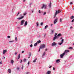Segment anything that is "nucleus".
<instances>
[{"mask_svg":"<svg viewBox=\"0 0 74 74\" xmlns=\"http://www.w3.org/2000/svg\"><path fill=\"white\" fill-rule=\"evenodd\" d=\"M56 12L55 13V14L54 16V17H55L56 16V15H57V14H59V13H60V12L61 11H60V10H56Z\"/></svg>","mask_w":74,"mask_h":74,"instance_id":"f03ea898","label":"nucleus"},{"mask_svg":"<svg viewBox=\"0 0 74 74\" xmlns=\"http://www.w3.org/2000/svg\"><path fill=\"white\" fill-rule=\"evenodd\" d=\"M60 60L58 59L56 60V62H60Z\"/></svg>","mask_w":74,"mask_h":74,"instance_id":"5701e85b","label":"nucleus"},{"mask_svg":"<svg viewBox=\"0 0 74 74\" xmlns=\"http://www.w3.org/2000/svg\"><path fill=\"white\" fill-rule=\"evenodd\" d=\"M31 4H32V3H30V4H29L30 5H31Z\"/></svg>","mask_w":74,"mask_h":74,"instance_id":"e2e57ef3","label":"nucleus"},{"mask_svg":"<svg viewBox=\"0 0 74 74\" xmlns=\"http://www.w3.org/2000/svg\"><path fill=\"white\" fill-rule=\"evenodd\" d=\"M22 53H24V51H23L22 52Z\"/></svg>","mask_w":74,"mask_h":74,"instance_id":"bf43d9fd","label":"nucleus"},{"mask_svg":"<svg viewBox=\"0 0 74 74\" xmlns=\"http://www.w3.org/2000/svg\"><path fill=\"white\" fill-rule=\"evenodd\" d=\"M15 40L16 41H17V37H16L15 38Z\"/></svg>","mask_w":74,"mask_h":74,"instance_id":"b1692460","label":"nucleus"},{"mask_svg":"<svg viewBox=\"0 0 74 74\" xmlns=\"http://www.w3.org/2000/svg\"><path fill=\"white\" fill-rule=\"evenodd\" d=\"M74 18V16H72L71 17V19H73Z\"/></svg>","mask_w":74,"mask_h":74,"instance_id":"393cba45","label":"nucleus"},{"mask_svg":"<svg viewBox=\"0 0 74 74\" xmlns=\"http://www.w3.org/2000/svg\"><path fill=\"white\" fill-rule=\"evenodd\" d=\"M23 66L22 67V69H23Z\"/></svg>","mask_w":74,"mask_h":74,"instance_id":"0e129e2a","label":"nucleus"},{"mask_svg":"<svg viewBox=\"0 0 74 74\" xmlns=\"http://www.w3.org/2000/svg\"><path fill=\"white\" fill-rule=\"evenodd\" d=\"M28 65H29V64H30V62L29 61L28 62Z\"/></svg>","mask_w":74,"mask_h":74,"instance_id":"4c0bfd02","label":"nucleus"},{"mask_svg":"<svg viewBox=\"0 0 74 74\" xmlns=\"http://www.w3.org/2000/svg\"><path fill=\"white\" fill-rule=\"evenodd\" d=\"M62 19L61 18H60V22H62Z\"/></svg>","mask_w":74,"mask_h":74,"instance_id":"a878e982","label":"nucleus"},{"mask_svg":"<svg viewBox=\"0 0 74 74\" xmlns=\"http://www.w3.org/2000/svg\"><path fill=\"white\" fill-rule=\"evenodd\" d=\"M45 47V45H42L40 46V49H43V48H44Z\"/></svg>","mask_w":74,"mask_h":74,"instance_id":"7ed1b4c3","label":"nucleus"},{"mask_svg":"<svg viewBox=\"0 0 74 74\" xmlns=\"http://www.w3.org/2000/svg\"><path fill=\"white\" fill-rule=\"evenodd\" d=\"M48 27V25H46L45 27V29H47V28Z\"/></svg>","mask_w":74,"mask_h":74,"instance_id":"aec40b11","label":"nucleus"},{"mask_svg":"<svg viewBox=\"0 0 74 74\" xmlns=\"http://www.w3.org/2000/svg\"><path fill=\"white\" fill-rule=\"evenodd\" d=\"M30 47H33V45H32V44H31V45H30Z\"/></svg>","mask_w":74,"mask_h":74,"instance_id":"a19ab883","label":"nucleus"},{"mask_svg":"<svg viewBox=\"0 0 74 74\" xmlns=\"http://www.w3.org/2000/svg\"><path fill=\"white\" fill-rule=\"evenodd\" d=\"M70 52V51L69 50H65L64 53L60 55V56L61 57V58H63V56H64V55H65V53H67V52Z\"/></svg>","mask_w":74,"mask_h":74,"instance_id":"f257e3e1","label":"nucleus"},{"mask_svg":"<svg viewBox=\"0 0 74 74\" xmlns=\"http://www.w3.org/2000/svg\"><path fill=\"white\" fill-rule=\"evenodd\" d=\"M35 60H37V58H36Z\"/></svg>","mask_w":74,"mask_h":74,"instance_id":"13d9d810","label":"nucleus"},{"mask_svg":"<svg viewBox=\"0 0 74 74\" xmlns=\"http://www.w3.org/2000/svg\"><path fill=\"white\" fill-rule=\"evenodd\" d=\"M69 49H73V48H72V47H70L69 48Z\"/></svg>","mask_w":74,"mask_h":74,"instance_id":"72a5a7b5","label":"nucleus"},{"mask_svg":"<svg viewBox=\"0 0 74 74\" xmlns=\"http://www.w3.org/2000/svg\"><path fill=\"white\" fill-rule=\"evenodd\" d=\"M19 12H18V14H17L16 16H18V15H19Z\"/></svg>","mask_w":74,"mask_h":74,"instance_id":"37998d69","label":"nucleus"},{"mask_svg":"<svg viewBox=\"0 0 74 74\" xmlns=\"http://www.w3.org/2000/svg\"><path fill=\"white\" fill-rule=\"evenodd\" d=\"M47 8V5H45L44 4H43V6H42L41 8L42 9V8Z\"/></svg>","mask_w":74,"mask_h":74,"instance_id":"6e6552de","label":"nucleus"},{"mask_svg":"<svg viewBox=\"0 0 74 74\" xmlns=\"http://www.w3.org/2000/svg\"><path fill=\"white\" fill-rule=\"evenodd\" d=\"M25 0H23V2H25Z\"/></svg>","mask_w":74,"mask_h":74,"instance_id":"052dcab7","label":"nucleus"},{"mask_svg":"<svg viewBox=\"0 0 74 74\" xmlns=\"http://www.w3.org/2000/svg\"><path fill=\"white\" fill-rule=\"evenodd\" d=\"M40 49H39V51H38V52H40Z\"/></svg>","mask_w":74,"mask_h":74,"instance_id":"6e6d98bb","label":"nucleus"},{"mask_svg":"<svg viewBox=\"0 0 74 74\" xmlns=\"http://www.w3.org/2000/svg\"><path fill=\"white\" fill-rule=\"evenodd\" d=\"M38 12L39 13H41V11L40 10H39V11H38Z\"/></svg>","mask_w":74,"mask_h":74,"instance_id":"ea45409f","label":"nucleus"},{"mask_svg":"<svg viewBox=\"0 0 74 74\" xmlns=\"http://www.w3.org/2000/svg\"><path fill=\"white\" fill-rule=\"evenodd\" d=\"M47 50H48V49H45L46 51H47Z\"/></svg>","mask_w":74,"mask_h":74,"instance_id":"4d7b16f0","label":"nucleus"},{"mask_svg":"<svg viewBox=\"0 0 74 74\" xmlns=\"http://www.w3.org/2000/svg\"><path fill=\"white\" fill-rule=\"evenodd\" d=\"M25 21L24 20H23L21 21V25H23V24H24V23L25 22Z\"/></svg>","mask_w":74,"mask_h":74,"instance_id":"20e7f679","label":"nucleus"},{"mask_svg":"<svg viewBox=\"0 0 74 74\" xmlns=\"http://www.w3.org/2000/svg\"><path fill=\"white\" fill-rule=\"evenodd\" d=\"M52 66H50L49 67V68H51V67H52Z\"/></svg>","mask_w":74,"mask_h":74,"instance_id":"603ef678","label":"nucleus"},{"mask_svg":"<svg viewBox=\"0 0 74 74\" xmlns=\"http://www.w3.org/2000/svg\"><path fill=\"white\" fill-rule=\"evenodd\" d=\"M14 42V41H11L9 42Z\"/></svg>","mask_w":74,"mask_h":74,"instance_id":"e433bc0d","label":"nucleus"},{"mask_svg":"<svg viewBox=\"0 0 74 74\" xmlns=\"http://www.w3.org/2000/svg\"><path fill=\"white\" fill-rule=\"evenodd\" d=\"M73 28V27H70V29H72Z\"/></svg>","mask_w":74,"mask_h":74,"instance_id":"864d4df0","label":"nucleus"},{"mask_svg":"<svg viewBox=\"0 0 74 74\" xmlns=\"http://www.w3.org/2000/svg\"><path fill=\"white\" fill-rule=\"evenodd\" d=\"M64 41V39H62L61 40V41H62L61 42H62V43H63V42Z\"/></svg>","mask_w":74,"mask_h":74,"instance_id":"cd10ccee","label":"nucleus"},{"mask_svg":"<svg viewBox=\"0 0 74 74\" xmlns=\"http://www.w3.org/2000/svg\"><path fill=\"white\" fill-rule=\"evenodd\" d=\"M29 56H31V53H30L29 55Z\"/></svg>","mask_w":74,"mask_h":74,"instance_id":"3c124183","label":"nucleus"},{"mask_svg":"<svg viewBox=\"0 0 74 74\" xmlns=\"http://www.w3.org/2000/svg\"><path fill=\"white\" fill-rule=\"evenodd\" d=\"M36 42L38 44H39L40 43H41V40H39L38 41H37Z\"/></svg>","mask_w":74,"mask_h":74,"instance_id":"f3484780","label":"nucleus"},{"mask_svg":"<svg viewBox=\"0 0 74 74\" xmlns=\"http://www.w3.org/2000/svg\"><path fill=\"white\" fill-rule=\"evenodd\" d=\"M29 58H30V56L28 57V58L29 59Z\"/></svg>","mask_w":74,"mask_h":74,"instance_id":"338daca9","label":"nucleus"},{"mask_svg":"<svg viewBox=\"0 0 74 74\" xmlns=\"http://www.w3.org/2000/svg\"><path fill=\"white\" fill-rule=\"evenodd\" d=\"M23 61L24 62H25L26 61V59H24Z\"/></svg>","mask_w":74,"mask_h":74,"instance_id":"f704fd0d","label":"nucleus"},{"mask_svg":"<svg viewBox=\"0 0 74 74\" xmlns=\"http://www.w3.org/2000/svg\"><path fill=\"white\" fill-rule=\"evenodd\" d=\"M45 36H46V34H45L44 35V37H45Z\"/></svg>","mask_w":74,"mask_h":74,"instance_id":"680f3d73","label":"nucleus"},{"mask_svg":"<svg viewBox=\"0 0 74 74\" xmlns=\"http://www.w3.org/2000/svg\"><path fill=\"white\" fill-rule=\"evenodd\" d=\"M56 43L55 42H53V43H52V46H55V45H56Z\"/></svg>","mask_w":74,"mask_h":74,"instance_id":"9d476101","label":"nucleus"},{"mask_svg":"<svg viewBox=\"0 0 74 74\" xmlns=\"http://www.w3.org/2000/svg\"><path fill=\"white\" fill-rule=\"evenodd\" d=\"M70 4H73V2H71L70 3Z\"/></svg>","mask_w":74,"mask_h":74,"instance_id":"09e8293b","label":"nucleus"},{"mask_svg":"<svg viewBox=\"0 0 74 74\" xmlns=\"http://www.w3.org/2000/svg\"><path fill=\"white\" fill-rule=\"evenodd\" d=\"M45 52H44L43 54L42 55V57L43 58H44L43 57V56H45Z\"/></svg>","mask_w":74,"mask_h":74,"instance_id":"a211bd4d","label":"nucleus"},{"mask_svg":"<svg viewBox=\"0 0 74 74\" xmlns=\"http://www.w3.org/2000/svg\"><path fill=\"white\" fill-rule=\"evenodd\" d=\"M20 57H21V54H19V55H18V57L17 59H19V58H20Z\"/></svg>","mask_w":74,"mask_h":74,"instance_id":"2eb2a0df","label":"nucleus"},{"mask_svg":"<svg viewBox=\"0 0 74 74\" xmlns=\"http://www.w3.org/2000/svg\"><path fill=\"white\" fill-rule=\"evenodd\" d=\"M3 58H4V59H5V57L4 56L3 57Z\"/></svg>","mask_w":74,"mask_h":74,"instance_id":"69168bd1","label":"nucleus"},{"mask_svg":"<svg viewBox=\"0 0 74 74\" xmlns=\"http://www.w3.org/2000/svg\"><path fill=\"white\" fill-rule=\"evenodd\" d=\"M24 16H21L20 17L18 18H17V19H18V20H20V19H23V18H24Z\"/></svg>","mask_w":74,"mask_h":74,"instance_id":"423d86ee","label":"nucleus"},{"mask_svg":"<svg viewBox=\"0 0 74 74\" xmlns=\"http://www.w3.org/2000/svg\"><path fill=\"white\" fill-rule=\"evenodd\" d=\"M11 63L12 64H14V60H12L11 61Z\"/></svg>","mask_w":74,"mask_h":74,"instance_id":"4468645a","label":"nucleus"},{"mask_svg":"<svg viewBox=\"0 0 74 74\" xmlns=\"http://www.w3.org/2000/svg\"><path fill=\"white\" fill-rule=\"evenodd\" d=\"M18 53H15V55H16Z\"/></svg>","mask_w":74,"mask_h":74,"instance_id":"8fccbe9b","label":"nucleus"},{"mask_svg":"<svg viewBox=\"0 0 74 74\" xmlns=\"http://www.w3.org/2000/svg\"><path fill=\"white\" fill-rule=\"evenodd\" d=\"M27 24V21H26L25 23V25L24 26H26Z\"/></svg>","mask_w":74,"mask_h":74,"instance_id":"dca6fc26","label":"nucleus"},{"mask_svg":"<svg viewBox=\"0 0 74 74\" xmlns=\"http://www.w3.org/2000/svg\"><path fill=\"white\" fill-rule=\"evenodd\" d=\"M26 14H27V12H26L25 11L24 13H23L24 16H25Z\"/></svg>","mask_w":74,"mask_h":74,"instance_id":"ddd939ff","label":"nucleus"},{"mask_svg":"<svg viewBox=\"0 0 74 74\" xmlns=\"http://www.w3.org/2000/svg\"><path fill=\"white\" fill-rule=\"evenodd\" d=\"M46 14V12H45L44 13L43 15H45Z\"/></svg>","mask_w":74,"mask_h":74,"instance_id":"7c9ffc66","label":"nucleus"},{"mask_svg":"<svg viewBox=\"0 0 74 74\" xmlns=\"http://www.w3.org/2000/svg\"><path fill=\"white\" fill-rule=\"evenodd\" d=\"M49 6L50 8L51 7V2H50V3L49 5Z\"/></svg>","mask_w":74,"mask_h":74,"instance_id":"412c9836","label":"nucleus"},{"mask_svg":"<svg viewBox=\"0 0 74 74\" xmlns=\"http://www.w3.org/2000/svg\"><path fill=\"white\" fill-rule=\"evenodd\" d=\"M8 73H9L10 74V73H11V69H9L8 70Z\"/></svg>","mask_w":74,"mask_h":74,"instance_id":"f8f14e48","label":"nucleus"},{"mask_svg":"<svg viewBox=\"0 0 74 74\" xmlns=\"http://www.w3.org/2000/svg\"><path fill=\"white\" fill-rule=\"evenodd\" d=\"M22 62V60H21V61L20 62V63H21Z\"/></svg>","mask_w":74,"mask_h":74,"instance_id":"c03bdc74","label":"nucleus"},{"mask_svg":"<svg viewBox=\"0 0 74 74\" xmlns=\"http://www.w3.org/2000/svg\"><path fill=\"white\" fill-rule=\"evenodd\" d=\"M29 72H27L26 73V74H29Z\"/></svg>","mask_w":74,"mask_h":74,"instance_id":"49530a36","label":"nucleus"},{"mask_svg":"<svg viewBox=\"0 0 74 74\" xmlns=\"http://www.w3.org/2000/svg\"><path fill=\"white\" fill-rule=\"evenodd\" d=\"M58 38H59V37L57 36H54L53 37V41H54V40H55L56 39H58Z\"/></svg>","mask_w":74,"mask_h":74,"instance_id":"39448f33","label":"nucleus"},{"mask_svg":"<svg viewBox=\"0 0 74 74\" xmlns=\"http://www.w3.org/2000/svg\"><path fill=\"white\" fill-rule=\"evenodd\" d=\"M7 52V50H4L3 51V55H4L5 54V53H6Z\"/></svg>","mask_w":74,"mask_h":74,"instance_id":"1a4fd4ad","label":"nucleus"},{"mask_svg":"<svg viewBox=\"0 0 74 74\" xmlns=\"http://www.w3.org/2000/svg\"><path fill=\"white\" fill-rule=\"evenodd\" d=\"M51 72L50 71H48L46 73V74H51Z\"/></svg>","mask_w":74,"mask_h":74,"instance_id":"9b49d317","label":"nucleus"},{"mask_svg":"<svg viewBox=\"0 0 74 74\" xmlns=\"http://www.w3.org/2000/svg\"><path fill=\"white\" fill-rule=\"evenodd\" d=\"M63 43L62 42H61L59 44V45H62V44Z\"/></svg>","mask_w":74,"mask_h":74,"instance_id":"2f4dec72","label":"nucleus"},{"mask_svg":"<svg viewBox=\"0 0 74 74\" xmlns=\"http://www.w3.org/2000/svg\"><path fill=\"white\" fill-rule=\"evenodd\" d=\"M58 18H57L56 19L54 20V24H55L56 23V22H57L58 21Z\"/></svg>","mask_w":74,"mask_h":74,"instance_id":"0eeeda50","label":"nucleus"},{"mask_svg":"<svg viewBox=\"0 0 74 74\" xmlns=\"http://www.w3.org/2000/svg\"><path fill=\"white\" fill-rule=\"evenodd\" d=\"M53 32H54V31L53 30H51V33L52 34H53Z\"/></svg>","mask_w":74,"mask_h":74,"instance_id":"c756f323","label":"nucleus"},{"mask_svg":"<svg viewBox=\"0 0 74 74\" xmlns=\"http://www.w3.org/2000/svg\"><path fill=\"white\" fill-rule=\"evenodd\" d=\"M42 25H43V23H41L40 24V25H41V26H42Z\"/></svg>","mask_w":74,"mask_h":74,"instance_id":"58836bf2","label":"nucleus"},{"mask_svg":"<svg viewBox=\"0 0 74 74\" xmlns=\"http://www.w3.org/2000/svg\"><path fill=\"white\" fill-rule=\"evenodd\" d=\"M2 64V62H0V64Z\"/></svg>","mask_w":74,"mask_h":74,"instance_id":"5fc2aeb1","label":"nucleus"},{"mask_svg":"<svg viewBox=\"0 0 74 74\" xmlns=\"http://www.w3.org/2000/svg\"><path fill=\"white\" fill-rule=\"evenodd\" d=\"M8 38H10V36H8Z\"/></svg>","mask_w":74,"mask_h":74,"instance_id":"c9c22d12","label":"nucleus"},{"mask_svg":"<svg viewBox=\"0 0 74 74\" xmlns=\"http://www.w3.org/2000/svg\"><path fill=\"white\" fill-rule=\"evenodd\" d=\"M37 44H38V43L36 42V43H35L34 44V46L35 47L37 46Z\"/></svg>","mask_w":74,"mask_h":74,"instance_id":"4be33fe9","label":"nucleus"},{"mask_svg":"<svg viewBox=\"0 0 74 74\" xmlns=\"http://www.w3.org/2000/svg\"><path fill=\"white\" fill-rule=\"evenodd\" d=\"M51 26H52V24H51Z\"/></svg>","mask_w":74,"mask_h":74,"instance_id":"774afa93","label":"nucleus"},{"mask_svg":"<svg viewBox=\"0 0 74 74\" xmlns=\"http://www.w3.org/2000/svg\"><path fill=\"white\" fill-rule=\"evenodd\" d=\"M62 38H63V37H61V38H60V40H62Z\"/></svg>","mask_w":74,"mask_h":74,"instance_id":"de8ad7c7","label":"nucleus"},{"mask_svg":"<svg viewBox=\"0 0 74 74\" xmlns=\"http://www.w3.org/2000/svg\"><path fill=\"white\" fill-rule=\"evenodd\" d=\"M37 26H38V22L36 23Z\"/></svg>","mask_w":74,"mask_h":74,"instance_id":"bb28decb","label":"nucleus"},{"mask_svg":"<svg viewBox=\"0 0 74 74\" xmlns=\"http://www.w3.org/2000/svg\"><path fill=\"white\" fill-rule=\"evenodd\" d=\"M53 70H55V68L54 67H53Z\"/></svg>","mask_w":74,"mask_h":74,"instance_id":"79ce46f5","label":"nucleus"},{"mask_svg":"<svg viewBox=\"0 0 74 74\" xmlns=\"http://www.w3.org/2000/svg\"><path fill=\"white\" fill-rule=\"evenodd\" d=\"M19 68L17 67V70H19Z\"/></svg>","mask_w":74,"mask_h":74,"instance_id":"a18cd8bd","label":"nucleus"},{"mask_svg":"<svg viewBox=\"0 0 74 74\" xmlns=\"http://www.w3.org/2000/svg\"><path fill=\"white\" fill-rule=\"evenodd\" d=\"M36 62V60H34V61H33V62L34 63H35V62Z\"/></svg>","mask_w":74,"mask_h":74,"instance_id":"473e14b6","label":"nucleus"},{"mask_svg":"<svg viewBox=\"0 0 74 74\" xmlns=\"http://www.w3.org/2000/svg\"><path fill=\"white\" fill-rule=\"evenodd\" d=\"M60 36H61V34H58V35L57 36V37H60Z\"/></svg>","mask_w":74,"mask_h":74,"instance_id":"6ab92c4d","label":"nucleus"},{"mask_svg":"<svg viewBox=\"0 0 74 74\" xmlns=\"http://www.w3.org/2000/svg\"><path fill=\"white\" fill-rule=\"evenodd\" d=\"M57 35H58V34H57V33H56L55 35H54V36H57Z\"/></svg>","mask_w":74,"mask_h":74,"instance_id":"c85d7f7f","label":"nucleus"}]
</instances>
